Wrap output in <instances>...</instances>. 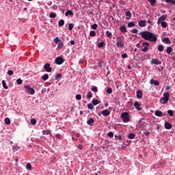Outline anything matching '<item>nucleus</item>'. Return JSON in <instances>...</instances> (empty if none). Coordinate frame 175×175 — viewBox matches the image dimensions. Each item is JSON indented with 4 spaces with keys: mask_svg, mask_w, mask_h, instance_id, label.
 <instances>
[{
    "mask_svg": "<svg viewBox=\"0 0 175 175\" xmlns=\"http://www.w3.org/2000/svg\"><path fill=\"white\" fill-rule=\"evenodd\" d=\"M139 36H142V38L144 39V40H148V42L156 43L157 40H158V38L157 37V36L151 31H142L139 33Z\"/></svg>",
    "mask_w": 175,
    "mask_h": 175,
    "instance_id": "obj_1",
    "label": "nucleus"
},
{
    "mask_svg": "<svg viewBox=\"0 0 175 175\" xmlns=\"http://www.w3.org/2000/svg\"><path fill=\"white\" fill-rule=\"evenodd\" d=\"M169 98H170V94H169V92H164L163 97L160 99V103H161L162 105H166V103L169 102Z\"/></svg>",
    "mask_w": 175,
    "mask_h": 175,
    "instance_id": "obj_2",
    "label": "nucleus"
},
{
    "mask_svg": "<svg viewBox=\"0 0 175 175\" xmlns=\"http://www.w3.org/2000/svg\"><path fill=\"white\" fill-rule=\"evenodd\" d=\"M130 117L131 116H129V113L128 112H124L121 115V118L123 122H129Z\"/></svg>",
    "mask_w": 175,
    "mask_h": 175,
    "instance_id": "obj_3",
    "label": "nucleus"
},
{
    "mask_svg": "<svg viewBox=\"0 0 175 175\" xmlns=\"http://www.w3.org/2000/svg\"><path fill=\"white\" fill-rule=\"evenodd\" d=\"M26 90V92L29 94V95H34L35 94V90L29 85H25L24 87Z\"/></svg>",
    "mask_w": 175,
    "mask_h": 175,
    "instance_id": "obj_4",
    "label": "nucleus"
},
{
    "mask_svg": "<svg viewBox=\"0 0 175 175\" xmlns=\"http://www.w3.org/2000/svg\"><path fill=\"white\" fill-rule=\"evenodd\" d=\"M44 69L45 72H48L49 73H51V70H53V68H51V67L50 66L49 63H46L44 64Z\"/></svg>",
    "mask_w": 175,
    "mask_h": 175,
    "instance_id": "obj_5",
    "label": "nucleus"
},
{
    "mask_svg": "<svg viewBox=\"0 0 175 175\" xmlns=\"http://www.w3.org/2000/svg\"><path fill=\"white\" fill-rule=\"evenodd\" d=\"M55 62L57 65H62V64H64V58L58 57L55 59Z\"/></svg>",
    "mask_w": 175,
    "mask_h": 175,
    "instance_id": "obj_6",
    "label": "nucleus"
},
{
    "mask_svg": "<svg viewBox=\"0 0 175 175\" xmlns=\"http://www.w3.org/2000/svg\"><path fill=\"white\" fill-rule=\"evenodd\" d=\"M150 46V43L144 42L143 44V47H144V49H142V52L143 53H147V50H148V46Z\"/></svg>",
    "mask_w": 175,
    "mask_h": 175,
    "instance_id": "obj_7",
    "label": "nucleus"
},
{
    "mask_svg": "<svg viewBox=\"0 0 175 175\" xmlns=\"http://www.w3.org/2000/svg\"><path fill=\"white\" fill-rule=\"evenodd\" d=\"M151 64L154 65H161V64H162V62L159 61L158 59H152L151 60Z\"/></svg>",
    "mask_w": 175,
    "mask_h": 175,
    "instance_id": "obj_8",
    "label": "nucleus"
},
{
    "mask_svg": "<svg viewBox=\"0 0 175 175\" xmlns=\"http://www.w3.org/2000/svg\"><path fill=\"white\" fill-rule=\"evenodd\" d=\"M116 44L119 49H124V47H125V44H124V42H116Z\"/></svg>",
    "mask_w": 175,
    "mask_h": 175,
    "instance_id": "obj_9",
    "label": "nucleus"
},
{
    "mask_svg": "<svg viewBox=\"0 0 175 175\" xmlns=\"http://www.w3.org/2000/svg\"><path fill=\"white\" fill-rule=\"evenodd\" d=\"M154 115L157 116V117H163V113L159 110H156Z\"/></svg>",
    "mask_w": 175,
    "mask_h": 175,
    "instance_id": "obj_10",
    "label": "nucleus"
},
{
    "mask_svg": "<svg viewBox=\"0 0 175 175\" xmlns=\"http://www.w3.org/2000/svg\"><path fill=\"white\" fill-rule=\"evenodd\" d=\"M137 99H142V98H143V92H142V90L137 92Z\"/></svg>",
    "mask_w": 175,
    "mask_h": 175,
    "instance_id": "obj_11",
    "label": "nucleus"
},
{
    "mask_svg": "<svg viewBox=\"0 0 175 175\" xmlns=\"http://www.w3.org/2000/svg\"><path fill=\"white\" fill-rule=\"evenodd\" d=\"M166 15H163L161 16L159 20L157 23H165V20H166Z\"/></svg>",
    "mask_w": 175,
    "mask_h": 175,
    "instance_id": "obj_12",
    "label": "nucleus"
},
{
    "mask_svg": "<svg viewBox=\"0 0 175 175\" xmlns=\"http://www.w3.org/2000/svg\"><path fill=\"white\" fill-rule=\"evenodd\" d=\"M117 42H124V40H125V38L124 36H120L116 38Z\"/></svg>",
    "mask_w": 175,
    "mask_h": 175,
    "instance_id": "obj_13",
    "label": "nucleus"
},
{
    "mask_svg": "<svg viewBox=\"0 0 175 175\" xmlns=\"http://www.w3.org/2000/svg\"><path fill=\"white\" fill-rule=\"evenodd\" d=\"M102 114L104 116V117H107V116H110V111L105 109L102 111Z\"/></svg>",
    "mask_w": 175,
    "mask_h": 175,
    "instance_id": "obj_14",
    "label": "nucleus"
},
{
    "mask_svg": "<svg viewBox=\"0 0 175 175\" xmlns=\"http://www.w3.org/2000/svg\"><path fill=\"white\" fill-rule=\"evenodd\" d=\"M150 83L154 85H159V81L154 79H151Z\"/></svg>",
    "mask_w": 175,
    "mask_h": 175,
    "instance_id": "obj_15",
    "label": "nucleus"
},
{
    "mask_svg": "<svg viewBox=\"0 0 175 175\" xmlns=\"http://www.w3.org/2000/svg\"><path fill=\"white\" fill-rule=\"evenodd\" d=\"M134 106H135V109H137L139 111H140V110H142V107H140V106H142V105L139 104V103L135 102L134 103Z\"/></svg>",
    "mask_w": 175,
    "mask_h": 175,
    "instance_id": "obj_16",
    "label": "nucleus"
},
{
    "mask_svg": "<svg viewBox=\"0 0 175 175\" xmlns=\"http://www.w3.org/2000/svg\"><path fill=\"white\" fill-rule=\"evenodd\" d=\"M94 122H95L94 118H90L89 120L87 121L88 125H90V126H92V125H94Z\"/></svg>",
    "mask_w": 175,
    "mask_h": 175,
    "instance_id": "obj_17",
    "label": "nucleus"
},
{
    "mask_svg": "<svg viewBox=\"0 0 175 175\" xmlns=\"http://www.w3.org/2000/svg\"><path fill=\"white\" fill-rule=\"evenodd\" d=\"M165 129H172V125L170 124V123L165 122V125H164Z\"/></svg>",
    "mask_w": 175,
    "mask_h": 175,
    "instance_id": "obj_18",
    "label": "nucleus"
},
{
    "mask_svg": "<svg viewBox=\"0 0 175 175\" xmlns=\"http://www.w3.org/2000/svg\"><path fill=\"white\" fill-rule=\"evenodd\" d=\"M163 42H165L166 44H170V43H172V41H170V39H169V38H164L163 39Z\"/></svg>",
    "mask_w": 175,
    "mask_h": 175,
    "instance_id": "obj_19",
    "label": "nucleus"
},
{
    "mask_svg": "<svg viewBox=\"0 0 175 175\" xmlns=\"http://www.w3.org/2000/svg\"><path fill=\"white\" fill-rule=\"evenodd\" d=\"M166 3H169L170 5L175 6V1L174 0H165Z\"/></svg>",
    "mask_w": 175,
    "mask_h": 175,
    "instance_id": "obj_20",
    "label": "nucleus"
},
{
    "mask_svg": "<svg viewBox=\"0 0 175 175\" xmlns=\"http://www.w3.org/2000/svg\"><path fill=\"white\" fill-rule=\"evenodd\" d=\"M65 15L66 16V17H68V16H73V11L68 10L67 12H66Z\"/></svg>",
    "mask_w": 175,
    "mask_h": 175,
    "instance_id": "obj_21",
    "label": "nucleus"
},
{
    "mask_svg": "<svg viewBox=\"0 0 175 175\" xmlns=\"http://www.w3.org/2000/svg\"><path fill=\"white\" fill-rule=\"evenodd\" d=\"M120 30L121 31V32H123V33H125V32H126V27L122 25L120 27Z\"/></svg>",
    "mask_w": 175,
    "mask_h": 175,
    "instance_id": "obj_22",
    "label": "nucleus"
},
{
    "mask_svg": "<svg viewBox=\"0 0 175 175\" xmlns=\"http://www.w3.org/2000/svg\"><path fill=\"white\" fill-rule=\"evenodd\" d=\"M163 49H164V47H163V45H162V44H159L157 47V50L159 51H160L161 53H162V51H163Z\"/></svg>",
    "mask_w": 175,
    "mask_h": 175,
    "instance_id": "obj_23",
    "label": "nucleus"
},
{
    "mask_svg": "<svg viewBox=\"0 0 175 175\" xmlns=\"http://www.w3.org/2000/svg\"><path fill=\"white\" fill-rule=\"evenodd\" d=\"M57 44H58L57 45L58 50H61V49L64 47V43L62 42V41L59 42Z\"/></svg>",
    "mask_w": 175,
    "mask_h": 175,
    "instance_id": "obj_24",
    "label": "nucleus"
},
{
    "mask_svg": "<svg viewBox=\"0 0 175 175\" xmlns=\"http://www.w3.org/2000/svg\"><path fill=\"white\" fill-rule=\"evenodd\" d=\"M125 14L126 16V18H131V17H132V14H131L130 11H126Z\"/></svg>",
    "mask_w": 175,
    "mask_h": 175,
    "instance_id": "obj_25",
    "label": "nucleus"
},
{
    "mask_svg": "<svg viewBox=\"0 0 175 175\" xmlns=\"http://www.w3.org/2000/svg\"><path fill=\"white\" fill-rule=\"evenodd\" d=\"M167 54H172V52L173 51V48L168 46L167 47Z\"/></svg>",
    "mask_w": 175,
    "mask_h": 175,
    "instance_id": "obj_26",
    "label": "nucleus"
},
{
    "mask_svg": "<svg viewBox=\"0 0 175 175\" xmlns=\"http://www.w3.org/2000/svg\"><path fill=\"white\" fill-rule=\"evenodd\" d=\"M53 42L56 44H58V43H60L61 40L59 39V38L58 37H56L54 40H53Z\"/></svg>",
    "mask_w": 175,
    "mask_h": 175,
    "instance_id": "obj_27",
    "label": "nucleus"
},
{
    "mask_svg": "<svg viewBox=\"0 0 175 175\" xmlns=\"http://www.w3.org/2000/svg\"><path fill=\"white\" fill-rule=\"evenodd\" d=\"M150 2L151 6H155V3H157V0H148Z\"/></svg>",
    "mask_w": 175,
    "mask_h": 175,
    "instance_id": "obj_28",
    "label": "nucleus"
},
{
    "mask_svg": "<svg viewBox=\"0 0 175 175\" xmlns=\"http://www.w3.org/2000/svg\"><path fill=\"white\" fill-rule=\"evenodd\" d=\"M61 77H62V74L58 73L56 75V76L55 77V80H59V79H61Z\"/></svg>",
    "mask_w": 175,
    "mask_h": 175,
    "instance_id": "obj_29",
    "label": "nucleus"
},
{
    "mask_svg": "<svg viewBox=\"0 0 175 175\" xmlns=\"http://www.w3.org/2000/svg\"><path fill=\"white\" fill-rule=\"evenodd\" d=\"M51 132L50 130H44L42 131V135H50Z\"/></svg>",
    "mask_w": 175,
    "mask_h": 175,
    "instance_id": "obj_30",
    "label": "nucleus"
},
{
    "mask_svg": "<svg viewBox=\"0 0 175 175\" xmlns=\"http://www.w3.org/2000/svg\"><path fill=\"white\" fill-rule=\"evenodd\" d=\"M49 79V74H45L42 76V80H44V81H46V80H48Z\"/></svg>",
    "mask_w": 175,
    "mask_h": 175,
    "instance_id": "obj_31",
    "label": "nucleus"
},
{
    "mask_svg": "<svg viewBox=\"0 0 175 175\" xmlns=\"http://www.w3.org/2000/svg\"><path fill=\"white\" fill-rule=\"evenodd\" d=\"M26 169H27V170H32V165H31V163H28L27 164Z\"/></svg>",
    "mask_w": 175,
    "mask_h": 175,
    "instance_id": "obj_32",
    "label": "nucleus"
},
{
    "mask_svg": "<svg viewBox=\"0 0 175 175\" xmlns=\"http://www.w3.org/2000/svg\"><path fill=\"white\" fill-rule=\"evenodd\" d=\"M108 137H110V139L114 137V133L111 131H110L109 133H108L107 134Z\"/></svg>",
    "mask_w": 175,
    "mask_h": 175,
    "instance_id": "obj_33",
    "label": "nucleus"
},
{
    "mask_svg": "<svg viewBox=\"0 0 175 175\" xmlns=\"http://www.w3.org/2000/svg\"><path fill=\"white\" fill-rule=\"evenodd\" d=\"M103 46H105V42H99L98 44V49H102V47H103Z\"/></svg>",
    "mask_w": 175,
    "mask_h": 175,
    "instance_id": "obj_34",
    "label": "nucleus"
},
{
    "mask_svg": "<svg viewBox=\"0 0 175 175\" xmlns=\"http://www.w3.org/2000/svg\"><path fill=\"white\" fill-rule=\"evenodd\" d=\"M91 91H93V92H98V87L96 86H93L91 88Z\"/></svg>",
    "mask_w": 175,
    "mask_h": 175,
    "instance_id": "obj_35",
    "label": "nucleus"
},
{
    "mask_svg": "<svg viewBox=\"0 0 175 175\" xmlns=\"http://www.w3.org/2000/svg\"><path fill=\"white\" fill-rule=\"evenodd\" d=\"M5 122L6 125H10V119L9 118H6L5 119Z\"/></svg>",
    "mask_w": 175,
    "mask_h": 175,
    "instance_id": "obj_36",
    "label": "nucleus"
},
{
    "mask_svg": "<svg viewBox=\"0 0 175 175\" xmlns=\"http://www.w3.org/2000/svg\"><path fill=\"white\" fill-rule=\"evenodd\" d=\"M73 27H75V25H73V23H69L68 24V29H69V31H72V29H73Z\"/></svg>",
    "mask_w": 175,
    "mask_h": 175,
    "instance_id": "obj_37",
    "label": "nucleus"
},
{
    "mask_svg": "<svg viewBox=\"0 0 175 175\" xmlns=\"http://www.w3.org/2000/svg\"><path fill=\"white\" fill-rule=\"evenodd\" d=\"M92 97V92H88V94H87L88 99H91Z\"/></svg>",
    "mask_w": 175,
    "mask_h": 175,
    "instance_id": "obj_38",
    "label": "nucleus"
},
{
    "mask_svg": "<svg viewBox=\"0 0 175 175\" xmlns=\"http://www.w3.org/2000/svg\"><path fill=\"white\" fill-rule=\"evenodd\" d=\"M92 104L94 105V106H96V105L99 104V100H92Z\"/></svg>",
    "mask_w": 175,
    "mask_h": 175,
    "instance_id": "obj_39",
    "label": "nucleus"
},
{
    "mask_svg": "<svg viewBox=\"0 0 175 175\" xmlns=\"http://www.w3.org/2000/svg\"><path fill=\"white\" fill-rule=\"evenodd\" d=\"M2 84H3V88H5V90H8V88H9V87H8L7 85H6V82H5V81H2Z\"/></svg>",
    "mask_w": 175,
    "mask_h": 175,
    "instance_id": "obj_40",
    "label": "nucleus"
},
{
    "mask_svg": "<svg viewBox=\"0 0 175 175\" xmlns=\"http://www.w3.org/2000/svg\"><path fill=\"white\" fill-rule=\"evenodd\" d=\"M115 139L116 140H122V137H121L120 135H115Z\"/></svg>",
    "mask_w": 175,
    "mask_h": 175,
    "instance_id": "obj_41",
    "label": "nucleus"
},
{
    "mask_svg": "<svg viewBox=\"0 0 175 175\" xmlns=\"http://www.w3.org/2000/svg\"><path fill=\"white\" fill-rule=\"evenodd\" d=\"M167 113L169 114L170 117H173L174 113L172 110H168Z\"/></svg>",
    "mask_w": 175,
    "mask_h": 175,
    "instance_id": "obj_42",
    "label": "nucleus"
},
{
    "mask_svg": "<svg viewBox=\"0 0 175 175\" xmlns=\"http://www.w3.org/2000/svg\"><path fill=\"white\" fill-rule=\"evenodd\" d=\"M135 135L131 133L129 135V139H135Z\"/></svg>",
    "mask_w": 175,
    "mask_h": 175,
    "instance_id": "obj_43",
    "label": "nucleus"
},
{
    "mask_svg": "<svg viewBox=\"0 0 175 175\" xmlns=\"http://www.w3.org/2000/svg\"><path fill=\"white\" fill-rule=\"evenodd\" d=\"M88 108L90 109V110H92V109H94V105L91 104V103H89L88 105Z\"/></svg>",
    "mask_w": 175,
    "mask_h": 175,
    "instance_id": "obj_44",
    "label": "nucleus"
},
{
    "mask_svg": "<svg viewBox=\"0 0 175 175\" xmlns=\"http://www.w3.org/2000/svg\"><path fill=\"white\" fill-rule=\"evenodd\" d=\"M96 35V33L94 31H91L90 33V36L94 37Z\"/></svg>",
    "mask_w": 175,
    "mask_h": 175,
    "instance_id": "obj_45",
    "label": "nucleus"
},
{
    "mask_svg": "<svg viewBox=\"0 0 175 175\" xmlns=\"http://www.w3.org/2000/svg\"><path fill=\"white\" fill-rule=\"evenodd\" d=\"M31 125H36V119H31Z\"/></svg>",
    "mask_w": 175,
    "mask_h": 175,
    "instance_id": "obj_46",
    "label": "nucleus"
},
{
    "mask_svg": "<svg viewBox=\"0 0 175 175\" xmlns=\"http://www.w3.org/2000/svg\"><path fill=\"white\" fill-rule=\"evenodd\" d=\"M128 27L129 28H132V27H135V23H129Z\"/></svg>",
    "mask_w": 175,
    "mask_h": 175,
    "instance_id": "obj_47",
    "label": "nucleus"
},
{
    "mask_svg": "<svg viewBox=\"0 0 175 175\" xmlns=\"http://www.w3.org/2000/svg\"><path fill=\"white\" fill-rule=\"evenodd\" d=\"M49 17H51V18H55V17H57V15L55 14V13H52L50 14Z\"/></svg>",
    "mask_w": 175,
    "mask_h": 175,
    "instance_id": "obj_48",
    "label": "nucleus"
},
{
    "mask_svg": "<svg viewBox=\"0 0 175 175\" xmlns=\"http://www.w3.org/2000/svg\"><path fill=\"white\" fill-rule=\"evenodd\" d=\"M18 150H20V147L19 146H14L12 148V151L16 152Z\"/></svg>",
    "mask_w": 175,
    "mask_h": 175,
    "instance_id": "obj_49",
    "label": "nucleus"
},
{
    "mask_svg": "<svg viewBox=\"0 0 175 175\" xmlns=\"http://www.w3.org/2000/svg\"><path fill=\"white\" fill-rule=\"evenodd\" d=\"M106 35H107V38H111L112 33H111V32H110L109 31H106Z\"/></svg>",
    "mask_w": 175,
    "mask_h": 175,
    "instance_id": "obj_50",
    "label": "nucleus"
},
{
    "mask_svg": "<svg viewBox=\"0 0 175 175\" xmlns=\"http://www.w3.org/2000/svg\"><path fill=\"white\" fill-rule=\"evenodd\" d=\"M137 32H139V30H137V29H133L131 31V33H137Z\"/></svg>",
    "mask_w": 175,
    "mask_h": 175,
    "instance_id": "obj_51",
    "label": "nucleus"
},
{
    "mask_svg": "<svg viewBox=\"0 0 175 175\" xmlns=\"http://www.w3.org/2000/svg\"><path fill=\"white\" fill-rule=\"evenodd\" d=\"M91 28H92V29H96V28H98V25H96V23H94V25H92L91 26Z\"/></svg>",
    "mask_w": 175,
    "mask_h": 175,
    "instance_id": "obj_52",
    "label": "nucleus"
},
{
    "mask_svg": "<svg viewBox=\"0 0 175 175\" xmlns=\"http://www.w3.org/2000/svg\"><path fill=\"white\" fill-rule=\"evenodd\" d=\"M107 94H111L113 92V89H111V88H107Z\"/></svg>",
    "mask_w": 175,
    "mask_h": 175,
    "instance_id": "obj_53",
    "label": "nucleus"
},
{
    "mask_svg": "<svg viewBox=\"0 0 175 175\" xmlns=\"http://www.w3.org/2000/svg\"><path fill=\"white\" fill-rule=\"evenodd\" d=\"M13 74H14L13 70H10L8 71V75L9 76H13Z\"/></svg>",
    "mask_w": 175,
    "mask_h": 175,
    "instance_id": "obj_54",
    "label": "nucleus"
},
{
    "mask_svg": "<svg viewBox=\"0 0 175 175\" xmlns=\"http://www.w3.org/2000/svg\"><path fill=\"white\" fill-rule=\"evenodd\" d=\"M76 99H77V100H80L81 99V94H77L76 95Z\"/></svg>",
    "mask_w": 175,
    "mask_h": 175,
    "instance_id": "obj_55",
    "label": "nucleus"
},
{
    "mask_svg": "<svg viewBox=\"0 0 175 175\" xmlns=\"http://www.w3.org/2000/svg\"><path fill=\"white\" fill-rule=\"evenodd\" d=\"M16 83H17V84H23V80H21V79H18L17 80H16Z\"/></svg>",
    "mask_w": 175,
    "mask_h": 175,
    "instance_id": "obj_56",
    "label": "nucleus"
},
{
    "mask_svg": "<svg viewBox=\"0 0 175 175\" xmlns=\"http://www.w3.org/2000/svg\"><path fill=\"white\" fill-rule=\"evenodd\" d=\"M161 26L163 27V28H166V27H167V23H161Z\"/></svg>",
    "mask_w": 175,
    "mask_h": 175,
    "instance_id": "obj_57",
    "label": "nucleus"
},
{
    "mask_svg": "<svg viewBox=\"0 0 175 175\" xmlns=\"http://www.w3.org/2000/svg\"><path fill=\"white\" fill-rule=\"evenodd\" d=\"M55 137L56 139H62V135L61 134H56Z\"/></svg>",
    "mask_w": 175,
    "mask_h": 175,
    "instance_id": "obj_58",
    "label": "nucleus"
},
{
    "mask_svg": "<svg viewBox=\"0 0 175 175\" xmlns=\"http://www.w3.org/2000/svg\"><path fill=\"white\" fill-rule=\"evenodd\" d=\"M122 58H123L124 59H125V58H128V54H126V53L122 54Z\"/></svg>",
    "mask_w": 175,
    "mask_h": 175,
    "instance_id": "obj_59",
    "label": "nucleus"
},
{
    "mask_svg": "<svg viewBox=\"0 0 175 175\" xmlns=\"http://www.w3.org/2000/svg\"><path fill=\"white\" fill-rule=\"evenodd\" d=\"M139 27H146V23H139Z\"/></svg>",
    "mask_w": 175,
    "mask_h": 175,
    "instance_id": "obj_60",
    "label": "nucleus"
},
{
    "mask_svg": "<svg viewBox=\"0 0 175 175\" xmlns=\"http://www.w3.org/2000/svg\"><path fill=\"white\" fill-rule=\"evenodd\" d=\"M51 9H53V10H57V9H58V6L54 5L51 7Z\"/></svg>",
    "mask_w": 175,
    "mask_h": 175,
    "instance_id": "obj_61",
    "label": "nucleus"
},
{
    "mask_svg": "<svg viewBox=\"0 0 175 175\" xmlns=\"http://www.w3.org/2000/svg\"><path fill=\"white\" fill-rule=\"evenodd\" d=\"M144 135H145L147 137H148L150 136V133L148 131H146L144 133Z\"/></svg>",
    "mask_w": 175,
    "mask_h": 175,
    "instance_id": "obj_62",
    "label": "nucleus"
},
{
    "mask_svg": "<svg viewBox=\"0 0 175 175\" xmlns=\"http://www.w3.org/2000/svg\"><path fill=\"white\" fill-rule=\"evenodd\" d=\"M98 66H99V68H102V66H103V64H102V60H100L99 61V62H98Z\"/></svg>",
    "mask_w": 175,
    "mask_h": 175,
    "instance_id": "obj_63",
    "label": "nucleus"
},
{
    "mask_svg": "<svg viewBox=\"0 0 175 175\" xmlns=\"http://www.w3.org/2000/svg\"><path fill=\"white\" fill-rule=\"evenodd\" d=\"M83 145L82 144H79V145H78V148H79V150H83Z\"/></svg>",
    "mask_w": 175,
    "mask_h": 175,
    "instance_id": "obj_64",
    "label": "nucleus"
}]
</instances>
